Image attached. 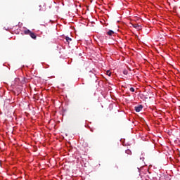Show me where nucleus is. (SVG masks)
Returning <instances> with one entry per match:
<instances>
[{
  "instance_id": "9d476101",
  "label": "nucleus",
  "mask_w": 180,
  "mask_h": 180,
  "mask_svg": "<svg viewBox=\"0 0 180 180\" xmlns=\"http://www.w3.org/2000/svg\"><path fill=\"white\" fill-rule=\"evenodd\" d=\"M129 91H131V92H134V88L131 87V88L129 89Z\"/></svg>"
},
{
  "instance_id": "20e7f679",
  "label": "nucleus",
  "mask_w": 180,
  "mask_h": 180,
  "mask_svg": "<svg viewBox=\"0 0 180 180\" xmlns=\"http://www.w3.org/2000/svg\"><path fill=\"white\" fill-rule=\"evenodd\" d=\"M115 33V32L112 31V30H109L108 32H107V34L108 36H112V34H113Z\"/></svg>"
},
{
  "instance_id": "6e6552de",
  "label": "nucleus",
  "mask_w": 180,
  "mask_h": 180,
  "mask_svg": "<svg viewBox=\"0 0 180 180\" xmlns=\"http://www.w3.org/2000/svg\"><path fill=\"white\" fill-rule=\"evenodd\" d=\"M106 74L107 75H108V77H110V75H112V72H110V70H107Z\"/></svg>"
},
{
  "instance_id": "7ed1b4c3",
  "label": "nucleus",
  "mask_w": 180,
  "mask_h": 180,
  "mask_svg": "<svg viewBox=\"0 0 180 180\" xmlns=\"http://www.w3.org/2000/svg\"><path fill=\"white\" fill-rule=\"evenodd\" d=\"M30 37H32V39H34V40H36V39H37V36H36V34H34V32H31L30 34Z\"/></svg>"
},
{
  "instance_id": "423d86ee",
  "label": "nucleus",
  "mask_w": 180,
  "mask_h": 180,
  "mask_svg": "<svg viewBox=\"0 0 180 180\" xmlns=\"http://www.w3.org/2000/svg\"><path fill=\"white\" fill-rule=\"evenodd\" d=\"M32 32V31L27 30L25 31H24L25 34H29L30 35V33Z\"/></svg>"
},
{
  "instance_id": "f257e3e1",
  "label": "nucleus",
  "mask_w": 180,
  "mask_h": 180,
  "mask_svg": "<svg viewBox=\"0 0 180 180\" xmlns=\"http://www.w3.org/2000/svg\"><path fill=\"white\" fill-rule=\"evenodd\" d=\"M134 109L136 112H141V110H143V105H139L138 106H136Z\"/></svg>"
},
{
  "instance_id": "0eeeda50",
  "label": "nucleus",
  "mask_w": 180,
  "mask_h": 180,
  "mask_svg": "<svg viewBox=\"0 0 180 180\" xmlns=\"http://www.w3.org/2000/svg\"><path fill=\"white\" fill-rule=\"evenodd\" d=\"M65 40L66 41H68V43H70L72 39L68 37H66Z\"/></svg>"
},
{
  "instance_id": "39448f33",
  "label": "nucleus",
  "mask_w": 180,
  "mask_h": 180,
  "mask_svg": "<svg viewBox=\"0 0 180 180\" xmlns=\"http://www.w3.org/2000/svg\"><path fill=\"white\" fill-rule=\"evenodd\" d=\"M126 154H128L129 155H131V150L130 149H127L125 150Z\"/></svg>"
},
{
  "instance_id": "1a4fd4ad",
  "label": "nucleus",
  "mask_w": 180,
  "mask_h": 180,
  "mask_svg": "<svg viewBox=\"0 0 180 180\" xmlns=\"http://www.w3.org/2000/svg\"><path fill=\"white\" fill-rule=\"evenodd\" d=\"M123 74H124V75H127V70H124L123 71Z\"/></svg>"
},
{
  "instance_id": "f03ea898",
  "label": "nucleus",
  "mask_w": 180,
  "mask_h": 180,
  "mask_svg": "<svg viewBox=\"0 0 180 180\" xmlns=\"http://www.w3.org/2000/svg\"><path fill=\"white\" fill-rule=\"evenodd\" d=\"M133 27H134V29H136L137 30H141V25H139V24H134L132 25Z\"/></svg>"
}]
</instances>
